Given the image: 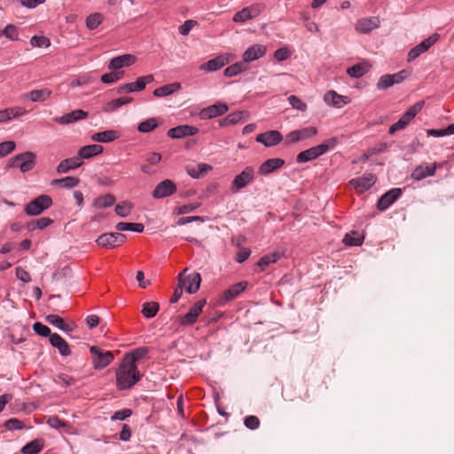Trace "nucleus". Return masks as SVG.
Returning a JSON list of instances; mask_svg holds the SVG:
<instances>
[{
    "label": "nucleus",
    "instance_id": "1",
    "mask_svg": "<svg viewBox=\"0 0 454 454\" xmlns=\"http://www.w3.org/2000/svg\"><path fill=\"white\" fill-rule=\"evenodd\" d=\"M116 387L119 390H127L134 387L143 377L137 364H130L122 360L115 372Z\"/></svg>",
    "mask_w": 454,
    "mask_h": 454
},
{
    "label": "nucleus",
    "instance_id": "2",
    "mask_svg": "<svg viewBox=\"0 0 454 454\" xmlns=\"http://www.w3.org/2000/svg\"><path fill=\"white\" fill-rule=\"evenodd\" d=\"M338 144V138L331 137L322 144L301 152L296 156V161L298 163L308 162L317 159L321 155L327 153L329 150L333 149Z\"/></svg>",
    "mask_w": 454,
    "mask_h": 454
},
{
    "label": "nucleus",
    "instance_id": "3",
    "mask_svg": "<svg viewBox=\"0 0 454 454\" xmlns=\"http://www.w3.org/2000/svg\"><path fill=\"white\" fill-rule=\"evenodd\" d=\"M35 166V154L26 152L9 160L8 167L19 168L22 173L32 170Z\"/></svg>",
    "mask_w": 454,
    "mask_h": 454
},
{
    "label": "nucleus",
    "instance_id": "4",
    "mask_svg": "<svg viewBox=\"0 0 454 454\" xmlns=\"http://www.w3.org/2000/svg\"><path fill=\"white\" fill-rule=\"evenodd\" d=\"M423 106V101L417 102L416 104L411 106L403 114V116L399 119L398 121L390 126L388 130L389 134L393 135L398 130L404 129L411 121V120L421 111Z\"/></svg>",
    "mask_w": 454,
    "mask_h": 454
},
{
    "label": "nucleus",
    "instance_id": "5",
    "mask_svg": "<svg viewBox=\"0 0 454 454\" xmlns=\"http://www.w3.org/2000/svg\"><path fill=\"white\" fill-rule=\"evenodd\" d=\"M52 205V200L49 195H40L27 203L24 211L28 215H38Z\"/></svg>",
    "mask_w": 454,
    "mask_h": 454
},
{
    "label": "nucleus",
    "instance_id": "6",
    "mask_svg": "<svg viewBox=\"0 0 454 454\" xmlns=\"http://www.w3.org/2000/svg\"><path fill=\"white\" fill-rule=\"evenodd\" d=\"M90 352L96 370L104 369L114 360V355L111 351H103L97 346H91Z\"/></svg>",
    "mask_w": 454,
    "mask_h": 454
},
{
    "label": "nucleus",
    "instance_id": "7",
    "mask_svg": "<svg viewBox=\"0 0 454 454\" xmlns=\"http://www.w3.org/2000/svg\"><path fill=\"white\" fill-rule=\"evenodd\" d=\"M186 270H187L185 269L182 273L179 274V285L183 289H185L187 293L195 294L200 289L201 277L198 272H193L185 276L184 274Z\"/></svg>",
    "mask_w": 454,
    "mask_h": 454
},
{
    "label": "nucleus",
    "instance_id": "8",
    "mask_svg": "<svg viewBox=\"0 0 454 454\" xmlns=\"http://www.w3.org/2000/svg\"><path fill=\"white\" fill-rule=\"evenodd\" d=\"M254 178V169L251 166L246 167L243 171L237 175L231 185L232 193L239 192L241 189L249 184Z\"/></svg>",
    "mask_w": 454,
    "mask_h": 454
},
{
    "label": "nucleus",
    "instance_id": "9",
    "mask_svg": "<svg viewBox=\"0 0 454 454\" xmlns=\"http://www.w3.org/2000/svg\"><path fill=\"white\" fill-rule=\"evenodd\" d=\"M206 303L207 301L205 299L196 301L186 314L178 317L179 324L183 326L194 325L197 322L199 316L202 313Z\"/></svg>",
    "mask_w": 454,
    "mask_h": 454
},
{
    "label": "nucleus",
    "instance_id": "10",
    "mask_svg": "<svg viewBox=\"0 0 454 454\" xmlns=\"http://www.w3.org/2000/svg\"><path fill=\"white\" fill-rule=\"evenodd\" d=\"M265 9V4L255 3L249 6L244 7L242 10L235 13L233 16L234 22H245L256 18Z\"/></svg>",
    "mask_w": 454,
    "mask_h": 454
},
{
    "label": "nucleus",
    "instance_id": "11",
    "mask_svg": "<svg viewBox=\"0 0 454 454\" xmlns=\"http://www.w3.org/2000/svg\"><path fill=\"white\" fill-rule=\"evenodd\" d=\"M126 240V235L121 232H109L100 235L96 240L99 247L105 248H114L121 246Z\"/></svg>",
    "mask_w": 454,
    "mask_h": 454
},
{
    "label": "nucleus",
    "instance_id": "12",
    "mask_svg": "<svg viewBox=\"0 0 454 454\" xmlns=\"http://www.w3.org/2000/svg\"><path fill=\"white\" fill-rule=\"evenodd\" d=\"M154 80L153 74H147L138 77L135 82L123 84L117 88V93H130L143 90L146 84L153 82Z\"/></svg>",
    "mask_w": 454,
    "mask_h": 454
},
{
    "label": "nucleus",
    "instance_id": "13",
    "mask_svg": "<svg viewBox=\"0 0 454 454\" xmlns=\"http://www.w3.org/2000/svg\"><path fill=\"white\" fill-rule=\"evenodd\" d=\"M317 134V129L312 126L293 130L286 136V144L291 145L304 141L315 137Z\"/></svg>",
    "mask_w": 454,
    "mask_h": 454
},
{
    "label": "nucleus",
    "instance_id": "14",
    "mask_svg": "<svg viewBox=\"0 0 454 454\" xmlns=\"http://www.w3.org/2000/svg\"><path fill=\"white\" fill-rule=\"evenodd\" d=\"M439 39L438 34H433L428 38L423 40L420 43L413 47L408 53V61H412L419 58L422 53L426 52Z\"/></svg>",
    "mask_w": 454,
    "mask_h": 454
},
{
    "label": "nucleus",
    "instance_id": "15",
    "mask_svg": "<svg viewBox=\"0 0 454 454\" xmlns=\"http://www.w3.org/2000/svg\"><path fill=\"white\" fill-rule=\"evenodd\" d=\"M177 190L176 184L170 179L160 182L152 192L154 199H163L174 194Z\"/></svg>",
    "mask_w": 454,
    "mask_h": 454
},
{
    "label": "nucleus",
    "instance_id": "16",
    "mask_svg": "<svg viewBox=\"0 0 454 454\" xmlns=\"http://www.w3.org/2000/svg\"><path fill=\"white\" fill-rule=\"evenodd\" d=\"M229 107L225 103L218 102L216 104L203 108L200 112L199 116L201 120L213 119L215 117L224 114L225 113H227Z\"/></svg>",
    "mask_w": 454,
    "mask_h": 454
},
{
    "label": "nucleus",
    "instance_id": "17",
    "mask_svg": "<svg viewBox=\"0 0 454 454\" xmlns=\"http://www.w3.org/2000/svg\"><path fill=\"white\" fill-rule=\"evenodd\" d=\"M402 192V189L400 188L389 190L380 198L377 203V208L380 211H385L400 198Z\"/></svg>",
    "mask_w": 454,
    "mask_h": 454
},
{
    "label": "nucleus",
    "instance_id": "18",
    "mask_svg": "<svg viewBox=\"0 0 454 454\" xmlns=\"http://www.w3.org/2000/svg\"><path fill=\"white\" fill-rule=\"evenodd\" d=\"M283 139L282 134L278 130H270L256 136V142L262 144L266 147H271L278 145Z\"/></svg>",
    "mask_w": 454,
    "mask_h": 454
},
{
    "label": "nucleus",
    "instance_id": "19",
    "mask_svg": "<svg viewBox=\"0 0 454 454\" xmlns=\"http://www.w3.org/2000/svg\"><path fill=\"white\" fill-rule=\"evenodd\" d=\"M441 165L436 162L432 164H421L418 166L411 173V178L417 181H420L427 176H433L435 174V170Z\"/></svg>",
    "mask_w": 454,
    "mask_h": 454
},
{
    "label": "nucleus",
    "instance_id": "20",
    "mask_svg": "<svg viewBox=\"0 0 454 454\" xmlns=\"http://www.w3.org/2000/svg\"><path fill=\"white\" fill-rule=\"evenodd\" d=\"M405 78V71H401L393 74L382 75L377 83L379 90H386L394 84L402 82Z\"/></svg>",
    "mask_w": 454,
    "mask_h": 454
},
{
    "label": "nucleus",
    "instance_id": "21",
    "mask_svg": "<svg viewBox=\"0 0 454 454\" xmlns=\"http://www.w3.org/2000/svg\"><path fill=\"white\" fill-rule=\"evenodd\" d=\"M376 180L377 178L374 175L365 174L361 177L351 179L349 183L358 192H364L369 190L375 184Z\"/></svg>",
    "mask_w": 454,
    "mask_h": 454
},
{
    "label": "nucleus",
    "instance_id": "22",
    "mask_svg": "<svg viewBox=\"0 0 454 454\" xmlns=\"http://www.w3.org/2000/svg\"><path fill=\"white\" fill-rule=\"evenodd\" d=\"M89 114L88 112H85L81 109H77L74 111H72L69 114H66L59 117H55L53 121L56 123L61 124V125H67L70 123H74L75 121L84 120L88 117Z\"/></svg>",
    "mask_w": 454,
    "mask_h": 454
},
{
    "label": "nucleus",
    "instance_id": "23",
    "mask_svg": "<svg viewBox=\"0 0 454 454\" xmlns=\"http://www.w3.org/2000/svg\"><path fill=\"white\" fill-rule=\"evenodd\" d=\"M248 283L247 281H240L239 283L234 284L228 289H226L221 298V302H227L238 297L245 289L247 287Z\"/></svg>",
    "mask_w": 454,
    "mask_h": 454
},
{
    "label": "nucleus",
    "instance_id": "24",
    "mask_svg": "<svg viewBox=\"0 0 454 454\" xmlns=\"http://www.w3.org/2000/svg\"><path fill=\"white\" fill-rule=\"evenodd\" d=\"M199 129L191 125H180L168 130L167 135L172 138H183L188 136L196 135Z\"/></svg>",
    "mask_w": 454,
    "mask_h": 454
},
{
    "label": "nucleus",
    "instance_id": "25",
    "mask_svg": "<svg viewBox=\"0 0 454 454\" xmlns=\"http://www.w3.org/2000/svg\"><path fill=\"white\" fill-rule=\"evenodd\" d=\"M380 27V20L377 17L363 18L357 20L356 29L363 34L371 32Z\"/></svg>",
    "mask_w": 454,
    "mask_h": 454
},
{
    "label": "nucleus",
    "instance_id": "26",
    "mask_svg": "<svg viewBox=\"0 0 454 454\" xmlns=\"http://www.w3.org/2000/svg\"><path fill=\"white\" fill-rule=\"evenodd\" d=\"M285 164V160L280 158H273L265 160L259 168V174L266 176L275 170L279 169Z\"/></svg>",
    "mask_w": 454,
    "mask_h": 454
},
{
    "label": "nucleus",
    "instance_id": "27",
    "mask_svg": "<svg viewBox=\"0 0 454 454\" xmlns=\"http://www.w3.org/2000/svg\"><path fill=\"white\" fill-rule=\"evenodd\" d=\"M226 64H228V59L220 55L207 61L206 63L201 64L200 66V70L206 72H215L221 69Z\"/></svg>",
    "mask_w": 454,
    "mask_h": 454
},
{
    "label": "nucleus",
    "instance_id": "28",
    "mask_svg": "<svg viewBox=\"0 0 454 454\" xmlns=\"http://www.w3.org/2000/svg\"><path fill=\"white\" fill-rule=\"evenodd\" d=\"M83 161L81 160V157L78 154L74 157L65 159L60 161V163L57 167V172L59 174L67 173L71 169H75L82 166Z\"/></svg>",
    "mask_w": 454,
    "mask_h": 454
},
{
    "label": "nucleus",
    "instance_id": "29",
    "mask_svg": "<svg viewBox=\"0 0 454 454\" xmlns=\"http://www.w3.org/2000/svg\"><path fill=\"white\" fill-rule=\"evenodd\" d=\"M266 53V48L261 44L249 47L243 54L244 63H248L262 58Z\"/></svg>",
    "mask_w": 454,
    "mask_h": 454
},
{
    "label": "nucleus",
    "instance_id": "30",
    "mask_svg": "<svg viewBox=\"0 0 454 454\" xmlns=\"http://www.w3.org/2000/svg\"><path fill=\"white\" fill-rule=\"evenodd\" d=\"M135 61V57L129 54L118 56L111 59L108 64V68L114 71H118L123 67H129Z\"/></svg>",
    "mask_w": 454,
    "mask_h": 454
},
{
    "label": "nucleus",
    "instance_id": "31",
    "mask_svg": "<svg viewBox=\"0 0 454 454\" xmlns=\"http://www.w3.org/2000/svg\"><path fill=\"white\" fill-rule=\"evenodd\" d=\"M148 353V347H139L125 354L122 360L130 364H136L137 362L145 357Z\"/></svg>",
    "mask_w": 454,
    "mask_h": 454
},
{
    "label": "nucleus",
    "instance_id": "32",
    "mask_svg": "<svg viewBox=\"0 0 454 454\" xmlns=\"http://www.w3.org/2000/svg\"><path fill=\"white\" fill-rule=\"evenodd\" d=\"M52 91L48 88L40 90H33L27 93L24 98L30 100L31 102H44L51 96Z\"/></svg>",
    "mask_w": 454,
    "mask_h": 454
},
{
    "label": "nucleus",
    "instance_id": "33",
    "mask_svg": "<svg viewBox=\"0 0 454 454\" xmlns=\"http://www.w3.org/2000/svg\"><path fill=\"white\" fill-rule=\"evenodd\" d=\"M51 344L57 348L62 356H69L71 349L67 342L58 333H52L50 337Z\"/></svg>",
    "mask_w": 454,
    "mask_h": 454
},
{
    "label": "nucleus",
    "instance_id": "34",
    "mask_svg": "<svg viewBox=\"0 0 454 454\" xmlns=\"http://www.w3.org/2000/svg\"><path fill=\"white\" fill-rule=\"evenodd\" d=\"M103 150L104 148L102 145L93 144L82 146V148L79 149L77 154L79 157H81V160H82L83 159H90L93 156L102 153Z\"/></svg>",
    "mask_w": 454,
    "mask_h": 454
},
{
    "label": "nucleus",
    "instance_id": "35",
    "mask_svg": "<svg viewBox=\"0 0 454 454\" xmlns=\"http://www.w3.org/2000/svg\"><path fill=\"white\" fill-rule=\"evenodd\" d=\"M120 137V133L116 130H105L92 135L91 139L95 142L108 143Z\"/></svg>",
    "mask_w": 454,
    "mask_h": 454
},
{
    "label": "nucleus",
    "instance_id": "36",
    "mask_svg": "<svg viewBox=\"0 0 454 454\" xmlns=\"http://www.w3.org/2000/svg\"><path fill=\"white\" fill-rule=\"evenodd\" d=\"M181 89L179 82H173L156 88L153 90V96L157 98H162L173 94L174 92Z\"/></svg>",
    "mask_w": 454,
    "mask_h": 454
},
{
    "label": "nucleus",
    "instance_id": "37",
    "mask_svg": "<svg viewBox=\"0 0 454 454\" xmlns=\"http://www.w3.org/2000/svg\"><path fill=\"white\" fill-rule=\"evenodd\" d=\"M43 447L44 440L42 438H37L23 446L21 452L23 454H37L43 449Z\"/></svg>",
    "mask_w": 454,
    "mask_h": 454
},
{
    "label": "nucleus",
    "instance_id": "38",
    "mask_svg": "<svg viewBox=\"0 0 454 454\" xmlns=\"http://www.w3.org/2000/svg\"><path fill=\"white\" fill-rule=\"evenodd\" d=\"M370 68L371 65H369L367 62L363 61L348 67L347 70V74L351 77L360 78L364 74H365Z\"/></svg>",
    "mask_w": 454,
    "mask_h": 454
},
{
    "label": "nucleus",
    "instance_id": "39",
    "mask_svg": "<svg viewBox=\"0 0 454 454\" xmlns=\"http://www.w3.org/2000/svg\"><path fill=\"white\" fill-rule=\"evenodd\" d=\"M45 320L49 324L65 332H72L74 329L72 325L65 323L64 319L61 317L55 314H50L46 316Z\"/></svg>",
    "mask_w": 454,
    "mask_h": 454
},
{
    "label": "nucleus",
    "instance_id": "40",
    "mask_svg": "<svg viewBox=\"0 0 454 454\" xmlns=\"http://www.w3.org/2000/svg\"><path fill=\"white\" fill-rule=\"evenodd\" d=\"M212 169V166L206 163H200L196 168L195 167H188L187 173L192 178H201L203 177L208 171Z\"/></svg>",
    "mask_w": 454,
    "mask_h": 454
},
{
    "label": "nucleus",
    "instance_id": "41",
    "mask_svg": "<svg viewBox=\"0 0 454 454\" xmlns=\"http://www.w3.org/2000/svg\"><path fill=\"white\" fill-rule=\"evenodd\" d=\"M282 255L283 254L280 252H274L272 254H266L258 261L257 266L260 268L261 271H264L270 263L277 262Z\"/></svg>",
    "mask_w": 454,
    "mask_h": 454
},
{
    "label": "nucleus",
    "instance_id": "42",
    "mask_svg": "<svg viewBox=\"0 0 454 454\" xmlns=\"http://www.w3.org/2000/svg\"><path fill=\"white\" fill-rule=\"evenodd\" d=\"M245 114H246V112H243V111H238V112L231 113L230 114H228L225 118L221 119L219 121V125L221 127H225V126H229V125L237 124L243 119V116Z\"/></svg>",
    "mask_w": 454,
    "mask_h": 454
},
{
    "label": "nucleus",
    "instance_id": "43",
    "mask_svg": "<svg viewBox=\"0 0 454 454\" xmlns=\"http://www.w3.org/2000/svg\"><path fill=\"white\" fill-rule=\"evenodd\" d=\"M80 179L75 176H66L63 178L53 179L51 181L52 185H59L63 188H74L78 185Z\"/></svg>",
    "mask_w": 454,
    "mask_h": 454
},
{
    "label": "nucleus",
    "instance_id": "44",
    "mask_svg": "<svg viewBox=\"0 0 454 454\" xmlns=\"http://www.w3.org/2000/svg\"><path fill=\"white\" fill-rule=\"evenodd\" d=\"M342 98L343 97L337 94L334 90H329L324 96V100L327 105L336 107H340L342 104H346Z\"/></svg>",
    "mask_w": 454,
    "mask_h": 454
},
{
    "label": "nucleus",
    "instance_id": "45",
    "mask_svg": "<svg viewBox=\"0 0 454 454\" xmlns=\"http://www.w3.org/2000/svg\"><path fill=\"white\" fill-rule=\"evenodd\" d=\"M115 228L118 231H130L141 233V232H143L145 227L142 223H139L121 222L116 224Z\"/></svg>",
    "mask_w": 454,
    "mask_h": 454
},
{
    "label": "nucleus",
    "instance_id": "46",
    "mask_svg": "<svg viewBox=\"0 0 454 454\" xmlns=\"http://www.w3.org/2000/svg\"><path fill=\"white\" fill-rule=\"evenodd\" d=\"M159 309V303L156 301L145 302L141 313L145 317L152 318L157 315Z\"/></svg>",
    "mask_w": 454,
    "mask_h": 454
},
{
    "label": "nucleus",
    "instance_id": "47",
    "mask_svg": "<svg viewBox=\"0 0 454 454\" xmlns=\"http://www.w3.org/2000/svg\"><path fill=\"white\" fill-rule=\"evenodd\" d=\"M103 20L104 17L99 12L90 14L86 18V27L90 30H94L103 22Z\"/></svg>",
    "mask_w": 454,
    "mask_h": 454
},
{
    "label": "nucleus",
    "instance_id": "48",
    "mask_svg": "<svg viewBox=\"0 0 454 454\" xmlns=\"http://www.w3.org/2000/svg\"><path fill=\"white\" fill-rule=\"evenodd\" d=\"M115 202V197L112 194H106L96 199L94 206L98 208H106L111 207Z\"/></svg>",
    "mask_w": 454,
    "mask_h": 454
},
{
    "label": "nucleus",
    "instance_id": "49",
    "mask_svg": "<svg viewBox=\"0 0 454 454\" xmlns=\"http://www.w3.org/2000/svg\"><path fill=\"white\" fill-rule=\"evenodd\" d=\"M364 241L363 236L356 231L347 233L343 239V242L347 246H360Z\"/></svg>",
    "mask_w": 454,
    "mask_h": 454
},
{
    "label": "nucleus",
    "instance_id": "50",
    "mask_svg": "<svg viewBox=\"0 0 454 454\" xmlns=\"http://www.w3.org/2000/svg\"><path fill=\"white\" fill-rule=\"evenodd\" d=\"M158 124L159 123L156 118H149L139 123L137 130L142 133H148L156 129Z\"/></svg>",
    "mask_w": 454,
    "mask_h": 454
},
{
    "label": "nucleus",
    "instance_id": "51",
    "mask_svg": "<svg viewBox=\"0 0 454 454\" xmlns=\"http://www.w3.org/2000/svg\"><path fill=\"white\" fill-rule=\"evenodd\" d=\"M246 69V64L244 62H237L225 68L223 74L227 77H232Z\"/></svg>",
    "mask_w": 454,
    "mask_h": 454
},
{
    "label": "nucleus",
    "instance_id": "52",
    "mask_svg": "<svg viewBox=\"0 0 454 454\" xmlns=\"http://www.w3.org/2000/svg\"><path fill=\"white\" fill-rule=\"evenodd\" d=\"M53 223V220L50 217H42L37 220H34L27 224L29 230L39 229L43 230Z\"/></svg>",
    "mask_w": 454,
    "mask_h": 454
},
{
    "label": "nucleus",
    "instance_id": "53",
    "mask_svg": "<svg viewBox=\"0 0 454 454\" xmlns=\"http://www.w3.org/2000/svg\"><path fill=\"white\" fill-rule=\"evenodd\" d=\"M0 35H4L6 38L12 41H17L19 40L18 27L12 24H9L0 31Z\"/></svg>",
    "mask_w": 454,
    "mask_h": 454
},
{
    "label": "nucleus",
    "instance_id": "54",
    "mask_svg": "<svg viewBox=\"0 0 454 454\" xmlns=\"http://www.w3.org/2000/svg\"><path fill=\"white\" fill-rule=\"evenodd\" d=\"M123 75L122 71H114L111 73L105 74L101 76L100 80L103 83H114L118 81Z\"/></svg>",
    "mask_w": 454,
    "mask_h": 454
},
{
    "label": "nucleus",
    "instance_id": "55",
    "mask_svg": "<svg viewBox=\"0 0 454 454\" xmlns=\"http://www.w3.org/2000/svg\"><path fill=\"white\" fill-rule=\"evenodd\" d=\"M131 209L132 205L127 201H122L115 206V213L121 217L129 215Z\"/></svg>",
    "mask_w": 454,
    "mask_h": 454
},
{
    "label": "nucleus",
    "instance_id": "56",
    "mask_svg": "<svg viewBox=\"0 0 454 454\" xmlns=\"http://www.w3.org/2000/svg\"><path fill=\"white\" fill-rule=\"evenodd\" d=\"M30 43L33 47H49L51 41L49 38L43 35H34L30 40Z\"/></svg>",
    "mask_w": 454,
    "mask_h": 454
},
{
    "label": "nucleus",
    "instance_id": "57",
    "mask_svg": "<svg viewBox=\"0 0 454 454\" xmlns=\"http://www.w3.org/2000/svg\"><path fill=\"white\" fill-rule=\"evenodd\" d=\"M288 102L292 106L293 108H295L301 112H305L307 110V105L304 102H302L301 100V98L295 95H291L288 98Z\"/></svg>",
    "mask_w": 454,
    "mask_h": 454
},
{
    "label": "nucleus",
    "instance_id": "58",
    "mask_svg": "<svg viewBox=\"0 0 454 454\" xmlns=\"http://www.w3.org/2000/svg\"><path fill=\"white\" fill-rule=\"evenodd\" d=\"M33 330L35 331V333L40 336H43V337H51V329L40 323V322H36L33 325Z\"/></svg>",
    "mask_w": 454,
    "mask_h": 454
},
{
    "label": "nucleus",
    "instance_id": "59",
    "mask_svg": "<svg viewBox=\"0 0 454 454\" xmlns=\"http://www.w3.org/2000/svg\"><path fill=\"white\" fill-rule=\"evenodd\" d=\"M123 106V101L121 98L111 100L103 106V111L106 113H112Z\"/></svg>",
    "mask_w": 454,
    "mask_h": 454
},
{
    "label": "nucleus",
    "instance_id": "60",
    "mask_svg": "<svg viewBox=\"0 0 454 454\" xmlns=\"http://www.w3.org/2000/svg\"><path fill=\"white\" fill-rule=\"evenodd\" d=\"M15 143L13 141H5L0 143V157H4L11 153L15 149Z\"/></svg>",
    "mask_w": 454,
    "mask_h": 454
},
{
    "label": "nucleus",
    "instance_id": "61",
    "mask_svg": "<svg viewBox=\"0 0 454 454\" xmlns=\"http://www.w3.org/2000/svg\"><path fill=\"white\" fill-rule=\"evenodd\" d=\"M198 25V22L194 20H187L183 25L179 27V33L183 35H189L190 31L193 27Z\"/></svg>",
    "mask_w": 454,
    "mask_h": 454
},
{
    "label": "nucleus",
    "instance_id": "62",
    "mask_svg": "<svg viewBox=\"0 0 454 454\" xmlns=\"http://www.w3.org/2000/svg\"><path fill=\"white\" fill-rule=\"evenodd\" d=\"M4 426L8 430H20L24 427L23 422L15 418L6 420Z\"/></svg>",
    "mask_w": 454,
    "mask_h": 454
},
{
    "label": "nucleus",
    "instance_id": "63",
    "mask_svg": "<svg viewBox=\"0 0 454 454\" xmlns=\"http://www.w3.org/2000/svg\"><path fill=\"white\" fill-rule=\"evenodd\" d=\"M75 380L68 375V374H65V373H61L59 375L57 376V380H56V382L59 383V384H61L65 387H69L73 384L75 383Z\"/></svg>",
    "mask_w": 454,
    "mask_h": 454
},
{
    "label": "nucleus",
    "instance_id": "64",
    "mask_svg": "<svg viewBox=\"0 0 454 454\" xmlns=\"http://www.w3.org/2000/svg\"><path fill=\"white\" fill-rule=\"evenodd\" d=\"M244 424L247 428L254 430L259 427L260 420L256 416L250 415L245 418Z\"/></svg>",
    "mask_w": 454,
    "mask_h": 454
}]
</instances>
